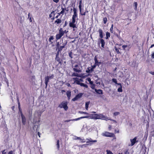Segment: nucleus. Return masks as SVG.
Masks as SVG:
<instances>
[{
    "label": "nucleus",
    "instance_id": "de8ad7c7",
    "mask_svg": "<svg viewBox=\"0 0 154 154\" xmlns=\"http://www.w3.org/2000/svg\"><path fill=\"white\" fill-rule=\"evenodd\" d=\"M94 87H95V85H94L93 84V85H91V88L92 89H94Z\"/></svg>",
    "mask_w": 154,
    "mask_h": 154
},
{
    "label": "nucleus",
    "instance_id": "bf43d9fd",
    "mask_svg": "<svg viewBox=\"0 0 154 154\" xmlns=\"http://www.w3.org/2000/svg\"><path fill=\"white\" fill-rule=\"evenodd\" d=\"M82 1L80 0L79 1V5H82Z\"/></svg>",
    "mask_w": 154,
    "mask_h": 154
},
{
    "label": "nucleus",
    "instance_id": "a18cd8bd",
    "mask_svg": "<svg viewBox=\"0 0 154 154\" xmlns=\"http://www.w3.org/2000/svg\"><path fill=\"white\" fill-rule=\"evenodd\" d=\"M86 80L87 81H88L89 82L91 81V79L89 78H87L86 79Z\"/></svg>",
    "mask_w": 154,
    "mask_h": 154
},
{
    "label": "nucleus",
    "instance_id": "6e6d98bb",
    "mask_svg": "<svg viewBox=\"0 0 154 154\" xmlns=\"http://www.w3.org/2000/svg\"><path fill=\"white\" fill-rule=\"evenodd\" d=\"M12 151H11L8 152V154H12Z\"/></svg>",
    "mask_w": 154,
    "mask_h": 154
},
{
    "label": "nucleus",
    "instance_id": "0eeeda50",
    "mask_svg": "<svg viewBox=\"0 0 154 154\" xmlns=\"http://www.w3.org/2000/svg\"><path fill=\"white\" fill-rule=\"evenodd\" d=\"M20 114L21 117L22 122L23 125H25L26 122V119L25 117L23 115L21 109H20V113H19Z\"/></svg>",
    "mask_w": 154,
    "mask_h": 154
},
{
    "label": "nucleus",
    "instance_id": "e433bc0d",
    "mask_svg": "<svg viewBox=\"0 0 154 154\" xmlns=\"http://www.w3.org/2000/svg\"><path fill=\"white\" fill-rule=\"evenodd\" d=\"M57 148L58 149H59V147H60L59 142V140H58L57 141Z\"/></svg>",
    "mask_w": 154,
    "mask_h": 154
},
{
    "label": "nucleus",
    "instance_id": "3c124183",
    "mask_svg": "<svg viewBox=\"0 0 154 154\" xmlns=\"http://www.w3.org/2000/svg\"><path fill=\"white\" fill-rule=\"evenodd\" d=\"M2 154H6V153L5 152V150H3L2 151Z\"/></svg>",
    "mask_w": 154,
    "mask_h": 154
},
{
    "label": "nucleus",
    "instance_id": "f704fd0d",
    "mask_svg": "<svg viewBox=\"0 0 154 154\" xmlns=\"http://www.w3.org/2000/svg\"><path fill=\"white\" fill-rule=\"evenodd\" d=\"M112 81L113 82L115 83L116 84H117V81L116 79H112Z\"/></svg>",
    "mask_w": 154,
    "mask_h": 154
},
{
    "label": "nucleus",
    "instance_id": "dca6fc26",
    "mask_svg": "<svg viewBox=\"0 0 154 154\" xmlns=\"http://www.w3.org/2000/svg\"><path fill=\"white\" fill-rule=\"evenodd\" d=\"M99 32V36L101 38H103V31H102V30L101 29H99V30L98 31Z\"/></svg>",
    "mask_w": 154,
    "mask_h": 154
},
{
    "label": "nucleus",
    "instance_id": "8fccbe9b",
    "mask_svg": "<svg viewBox=\"0 0 154 154\" xmlns=\"http://www.w3.org/2000/svg\"><path fill=\"white\" fill-rule=\"evenodd\" d=\"M53 1L57 3L59 2V0H53Z\"/></svg>",
    "mask_w": 154,
    "mask_h": 154
},
{
    "label": "nucleus",
    "instance_id": "72a5a7b5",
    "mask_svg": "<svg viewBox=\"0 0 154 154\" xmlns=\"http://www.w3.org/2000/svg\"><path fill=\"white\" fill-rule=\"evenodd\" d=\"M81 114H85L87 115H88L89 114L87 112H82V111H79V112Z\"/></svg>",
    "mask_w": 154,
    "mask_h": 154
},
{
    "label": "nucleus",
    "instance_id": "79ce46f5",
    "mask_svg": "<svg viewBox=\"0 0 154 154\" xmlns=\"http://www.w3.org/2000/svg\"><path fill=\"white\" fill-rule=\"evenodd\" d=\"M128 47V45H123L122 46V48L124 50H125V48Z\"/></svg>",
    "mask_w": 154,
    "mask_h": 154
},
{
    "label": "nucleus",
    "instance_id": "1a4fd4ad",
    "mask_svg": "<svg viewBox=\"0 0 154 154\" xmlns=\"http://www.w3.org/2000/svg\"><path fill=\"white\" fill-rule=\"evenodd\" d=\"M54 77V75H51L50 76H47L45 77V83L46 87L48 85V84L50 79H53Z\"/></svg>",
    "mask_w": 154,
    "mask_h": 154
},
{
    "label": "nucleus",
    "instance_id": "473e14b6",
    "mask_svg": "<svg viewBox=\"0 0 154 154\" xmlns=\"http://www.w3.org/2000/svg\"><path fill=\"white\" fill-rule=\"evenodd\" d=\"M55 59L56 60L58 61L59 63H60L61 62L60 59L58 57L56 56L55 58Z\"/></svg>",
    "mask_w": 154,
    "mask_h": 154
},
{
    "label": "nucleus",
    "instance_id": "f03ea898",
    "mask_svg": "<svg viewBox=\"0 0 154 154\" xmlns=\"http://www.w3.org/2000/svg\"><path fill=\"white\" fill-rule=\"evenodd\" d=\"M77 19V16L76 11L74 9V14L72 17V21L70 22L69 24V26L73 28V31H76L77 27H76V23H75L76 20Z\"/></svg>",
    "mask_w": 154,
    "mask_h": 154
},
{
    "label": "nucleus",
    "instance_id": "2f4dec72",
    "mask_svg": "<svg viewBox=\"0 0 154 154\" xmlns=\"http://www.w3.org/2000/svg\"><path fill=\"white\" fill-rule=\"evenodd\" d=\"M113 24H112L111 25V26L110 29V32L111 33H112L113 32Z\"/></svg>",
    "mask_w": 154,
    "mask_h": 154
},
{
    "label": "nucleus",
    "instance_id": "f3484780",
    "mask_svg": "<svg viewBox=\"0 0 154 154\" xmlns=\"http://www.w3.org/2000/svg\"><path fill=\"white\" fill-rule=\"evenodd\" d=\"M93 70L91 67H88L86 71V72L87 73H90L93 71Z\"/></svg>",
    "mask_w": 154,
    "mask_h": 154
},
{
    "label": "nucleus",
    "instance_id": "4d7b16f0",
    "mask_svg": "<svg viewBox=\"0 0 154 154\" xmlns=\"http://www.w3.org/2000/svg\"><path fill=\"white\" fill-rule=\"evenodd\" d=\"M90 84L91 85H93V82L92 81H91L89 82Z\"/></svg>",
    "mask_w": 154,
    "mask_h": 154
},
{
    "label": "nucleus",
    "instance_id": "2eb2a0df",
    "mask_svg": "<svg viewBox=\"0 0 154 154\" xmlns=\"http://www.w3.org/2000/svg\"><path fill=\"white\" fill-rule=\"evenodd\" d=\"M86 140H87V143H95L97 142V140H92L91 138H87L86 139Z\"/></svg>",
    "mask_w": 154,
    "mask_h": 154
},
{
    "label": "nucleus",
    "instance_id": "e2e57ef3",
    "mask_svg": "<svg viewBox=\"0 0 154 154\" xmlns=\"http://www.w3.org/2000/svg\"><path fill=\"white\" fill-rule=\"evenodd\" d=\"M67 85L68 87H70V84H69V83L67 84Z\"/></svg>",
    "mask_w": 154,
    "mask_h": 154
},
{
    "label": "nucleus",
    "instance_id": "a878e982",
    "mask_svg": "<svg viewBox=\"0 0 154 154\" xmlns=\"http://www.w3.org/2000/svg\"><path fill=\"white\" fill-rule=\"evenodd\" d=\"M61 19H57L55 21V23H56L57 24H59L61 23Z\"/></svg>",
    "mask_w": 154,
    "mask_h": 154
},
{
    "label": "nucleus",
    "instance_id": "603ef678",
    "mask_svg": "<svg viewBox=\"0 0 154 154\" xmlns=\"http://www.w3.org/2000/svg\"><path fill=\"white\" fill-rule=\"evenodd\" d=\"M81 14L82 15H85V14H86V12H85L83 13H81Z\"/></svg>",
    "mask_w": 154,
    "mask_h": 154
},
{
    "label": "nucleus",
    "instance_id": "49530a36",
    "mask_svg": "<svg viewBox=\"0 0 154 154\" xmlns=\"http://www.w3.org/2000/svg\"><path fill=\"white\" fill-rule=\"evenodd\" d=\"M18 108H19V113H20V109H21L20 108V103H18Z\"/></svg>",
    "mask_w": 154,
    "mask_h": 154
},
{
    "label": "nucleus",
    "instance_id": "c03bdc74",
    "mask_svg": "<svg viewBox=\"0 0 154 154\" xmlns=\"http://www.w3.org/2000/svg\"><path fill=\"white\" fill-rule=\"evenodd\" d=\"M151 57L152 58H154V51L151 54Z\"/></svg>",
    "mask_w": 154,
    "mask_h": 154
},
{
    "label": "nucleus",
    "instance_id": "423d86ee",
    "mask_svg": "<svg viewBox=\"0 0 154 154\" xmlns=\"http://www.w3.org/2000/svg\"><path fill=\"white\" fill-rule=\"evenodd\" d=\"M59 32V33L57 34L56 35V39L57 40L60 38L64 34V32L63 31L61 28L60 29Z\"/></svg>",
    "mask_w": 154,
    "mask_h": 154
},
{
    "label": "nucleus",
    "instance_id": "5701e85b",
    "mask_svg": "<svg viewBox=\"0 0 154 154\" xmlns=\"http://www.w3.org/2000/svg\"><path fill=\"white\" fill-rule=\"evenodd\" d=\"M36 128V131H38L39 130V125H37L36 127V125H34V127H33V129L34 130H35V128Z\"/></svg>",
    "mask_w": 154,
    "mask_h": 154
},
{
    "label": "nucleus",
    "instance_id": "c9c22d12",
    "mask_svg": "<svg viewBox=\"0 0 154 154\" xmlns=\"http://www.w3.org/2000/svg\"><path fill=\"white\" fill-rule=\"evenodd\" d=\"M107 152V154H113V153L110 150H106Z\"/></svg>",
    "mask_w": 154,
    "mask_h": 154
},
{
    "label": "nucleus",
    "instance_id": "c85d7f7f",
    "mask_svg": "<svg viewBox=\"0 0 154 154\" xmlns=\"http://www.w3.org/2000/svg\"><path fill=\"white\" fill-rule=\"evenodd\" d=\"M122 86H120L119 88L118 89V91L120 92H122Z\"/></svg>",
    "mask_w": 154,
    "mask_h": 154
},
{
    "label": "nucleus",
    "instance_id": "ddd939ff",
    "mask_svg": "<svg viewBox=\"0 0 154 154\" xmlns=\"http://www.w3.org/2000/svg\"><path fill=\"white\" fill-rule=\"evenodd\" d=\"M85 117H81L79 118H78L74 119H69V120H66L65 121V122H70L71 121H77L79 120L80 119H84V118H85Z\"/></svg>",
    "mask_w": 154,
    "mask_h": 154
},
{
    "label": "nucleus",
    "instance_id": "bb28decb",
    "mask_svg": "<svg viewBox=\"0 0 154 154\" xmlns=\"http://www.w3.org/2000/svg\"><path fill=\"white\" fill-rule=\"evenodd\" d=\"M65 46V45H63V46H60V47L58 48V51H60L62 50L63 48Z\"/></svg>",
    "mask_w": 154,
    "mask_h": 154
},
{
    "label": "nucleus",
    "instance_id": "20e7f679",
    "mask_svg": "<svg viewBox=\"0 0 154 154\" xmlns=\"http://www.w3.org/2000/svg\"><path fill=\"white\" fill-rule=\"evenodd\" d=\"M41 114H39V113L37 111L35 112V113L34 117L33 119V122L36 123L37 122V120H38V122H40V117Z\"/></svg>",
    "mask_w": 154,
    "mask_h": 154
},
{
    "label": "nucleus",
    "instance_id": "cd10ccee",
    "mask_svg": "<svg viewBox=\"0 0 154 154\" xmlns=\"http://www.w3.org/2000/svg\"><path fill=\"white\" fill-rule=\"evenodd\" d=\"M134 6L135 7L134 9L136 11L137 10V2H135L134 3Z\"/></svg>",
    "mask_w": 154,
    "mask_h": 154
},
{
    "label": "nucleus",
    "instance_id": "9b49d317",
    "mask_svg": "<svg viewBox=\"0 0 154 154\" xmlns=\"http://www.w3.org/2000/svg\"><path fill=\"white\" fill-rule=\"evenodd\" d=\"M82 95L83 94L82 93L79 94L74 98L72 99V100L75 101L77 100L78 99L81 97Z\"/></svg>",
    "mask_w": 154,
    "mask_h": 154
},
{
    "label": "nucleus",
    "instance_id": "f8f14e48",
    "mask_svg": "<svg viewBox=\"0 0 154 154\" xmlns=\"http://www.w3.org/2000/svg\"><path fill=\"white\" fill-rule=\"evenodd\" d=\"M61 9L62 11L60 12V14H61V17H62V15L64 14H66V12H67L68 11V9H66V8H62Z\"/></svg>",
    "mask_w": 154,
    "mask_h": 154
},
{
    "label": "nucleus",
    "instance_id": "13d9d810",
    "mask_svg": "<svg viewBox=\"0 0 154 154\" xmlns=\"http://www.w3.org/2000/svg\"><path fill=\"white\" fill-rule=\"evenodd\" d=\"M38 136H39V137H40V132L39 131H38Z\"/></svg>",
    "mask_w": 154,
    "mask_h": 154
},
{
    "label": "nucleus",
    "instance_id": "7c9ffc66",
    "mask_svg": "<svg viewBox=\"0 0 154 154\" xmlns=\"http://www.w3.org/2000/svg\"><path fill=\"white\" fill-rule=\"evenodd\" d=\"M54 39V37L52 36H51V37L49 38L48 41L51 42L52 43L53 42H51V40H53Z\"/></svg>",
    "mask_w": 154,
    "mask_h": 154
},
{
    "label": "nucleus",
    "instance_id": "aec40b11",
    "mask_svg": "<svg viewBox=\"0 0 154 154\" xmlns=\"http://www.w3.org/2000/svg\"><path fill=\"white\" fill-rule=\"evenodd\" d=\"M100 43L101 44V47L104 48L105 45V42L103 39H100Z\"/></svg>",
    "mask_w": 154,
    "mask_h": 154
},
{
    "label": "nucleus",
    "instance_id": "0e129e2a",
    "mask_svg": "<svg viewBox=\"0 0 154 154\" xmlns=\"http://www.w3.org/2000/svg\"><path fill=\"white\" fill-rule=\"evenodd\" d=\"M111 125H109V130L111 129Z\"/></svg>",
    "mask_w": 154,
    "mask_h": 154
},
{
    "label": "nucleus",
    "instance_id": "338daca9",
    "mask_svg": "<svg viewBox=\"0 0 154 154\" xmlns=\"http://www.w3.org/2000/svg\"><path fill=\"white\" fill-rule=\"evenodd\" d=\"M58 55H59V52H58V53H57L56 55V57L57 56V57H58Z\"/></svg>",
    "mask_w": 154,
    "mask_h": 154
},
{
    "label": "nucleus",
    "instance_id": "4be33fe9",
    "mask_svg": "<svg viewBox=\"0 0 154 154\" xmlns=\"http://www.w3.org/2000/svg\"><path fill=\"white\" fill-rule=\"evenodd\" d=\"M76 139L80 140L81 141V143H83L85 142V140L84 139H82L80 137H77V138H76Z\"/></svg>",
    "mask_w": 154,
    "mask_h": 154
},
{
    "label": "nucleus",
    "instance_id": "37998d69",
    "mask_svg": "<svg viewBox=\"0 0 154 154\" xmlns=\"http://www.w3.org/2000/svg\"><path fill=\"white\" fill-rule=\"evenodd\" d=\"M79 10H80V12H81V11H82V9H81L82 5H79Z\"/></svg>",
    "mask_w": 154,
    "mask_h": 154
},
{
    "label": "nucleus",
    "instance_id": "9d476101",
    "mask_svg": "<svg viewBox=\"0 0 154 154\" xmlns=\"http://www.w3.org/2000/svg\"><path fill=\"white\" fill-rule=\"evenodd\" d=\"M73 79L74 80V83H75L76 84L79 85H80L81 83L80 82H82L83 81V80L82 79H79L77 78H73Z\"/></svg>",
    "mask_w": 154,
    "mask_h": 154
},
{
    "label": "nucleus",
    "instance_id": "c756f323",
    "mask_svg": "<svg viewBox=\"0 0 154 154\" xmlns=\"http://www.w3.org/2000/svg\"><path fill=\"white\" fill-rule=\"evenodd\" d=\"M72 75L76 76H77V77H81L80 75H79L78 73H75V72L73 73V74H72Z\"/></svg>",
    "mask_w": 154,
    "mask_h": 154
},
{
    "label": "nucleus",
    "instance_id": "39448f33",
    "mask_svg": "<svg viewBox=\"0 0 154 154\" xmlns=\"http://www.w3.org/2000/svg\"><path fill=\"white\" fill-rule=\"evenodd\" d=\"M67 105V102L66 101H64L59 104V107L60 108H63L65 110H67L68 109Z\"/></svg>",
    "mask_w": 154,
    "mask_h": 154
},
{
    "label": "nucleus",
    "instance_id": "052dcab7",
    "mask_svg": "<svg viewBox=\"0 0 154 154\" xmlns=\"http://www.w3.org/2000/svg\"><path fill=\"white\" fill-rule=\"evenodd\" d=\"M30 13H29L28 14V18H29V17H30Z\"/></svg>",
    "mask_w": 154,
    "mask_h": 154
},
{
    "label": "nucleus",
    "instance_id": "58836bf2",
    "mask_svg": "<svg viewBox=\"0 0 154 154\" xmlns=\"http://www.w3.org/2000/svg\"><path fill=\"white\" fill-rule=\"evenodd\" d=\"M107 19L106 17H104L103 18V21L104 22V23L105 24L107 22Z\"/></svg>",
    "mask_w": 154,
    "mask_h": 154
},
{
    "label": "nucleus",
    "instance_id": "680f3d73",
    "mask_svg": "<svg viewBox=\"0 0 154 154\" xmlns=\"http://www.w3.org/2000/svg\"><path fill=\"white\" fill-rule=\"evenodd\" d=\"M154 46V44H153V45H152L150 47V48H152Z\"/></svg>",
    "mask_w": 154,
    "mask_h": 154
},
{
    "label": "nucleus",
    "instance_id": "7ed1b4c3",
    "mask_svg": "<svg viewBox=\"0 0 154 154\" xmlns=\"http://www.w3.org/2000/svg\"><path fill=\"white\" fill-rule=\"evenodd\" d=\"M82 69V66L80 63H79L75 66L74 68H73V70L75 72H81Z\"/></svg>",
    "mask_w": 154,
    "mask_h": 154
},
{
    "label": "nucleus",
    "instance_id": "ea45409f",
    "mask_svg": "<svg viewBox=\"0 0 154 154\" xmlns=\"http://www.w3.org/2000/svg\"><path fill=\"white\" fill-rule=\"evenodd\" d=\"M97 92L99 94H102V91L101 90L99 89L98 90V91H97Z\"/></svg>",
    "mask_w": 154,
    "mask_h": 154
},
{
    "label": "nucleus",
    "instance_id": "09e8293b",
    "mask_svg": "<svg viewBox=\"0 0 154 154\" xmlns=\"http://www.w3.org/2000/svg\"><path fill=\"white\" fill-rule=\"evenodd\" d=\"M149 73L152 75H154V72H149Z\"/></svg>",
    "mask_w": 154,
    "mask_h": 154
},
{
    "label": "nucleus",
    "instance_id": "69168bd1",
    "mask_svg": "<svg viewBox=\"0 0 154 154\" xmlns=\"http://www.w3.org/2000/svg\"><path fill=\"white\" fill-rule=\"evenodd\" d=\"M116 51H117V52L118 53V52H119V51L117 49H116Z\"/></svg>",
    "mask_w": 154,
    "mask_h": 154
},
{
    "label": "nucleus",
    "instance_id": "a19ab883",
    "mask_svg": "<svg viewBox=\"0 0 154 154\" xmlns=\"http://www.w3.org/2000/svg\"><path fill=\"white\" fill-rule=\"evenodd\" d=\"M120 114L119 112H116L114 113V115L115 116H117Z\"/></svg>",
    "mask_w": 154,
    "mask_h": 154
},
{
    "label": "nucleus",
    "instance_id": "b1692460",
    "mask_svg": "<svg viewBox=\"0 0 154 154\" xmlns=\"http://www.w3.org/2000/svg\"><path fill=\"white\" fill-rule=\"evenodd\" d=\"M80 85L81 86L84 87L85 88H87L88 87V85H87L85 84H84V83H81L80 84Z\"/></svg>",
    "mask_w": 154,
    "mask_h": 154
},
{
    "label": "nucleus",
    "instance_id": "6e6552de",
    "mask_svg": "<svg viewBox=\"0 0 154 154\" xmlns=\"http://www.w3.org/2000/svg\"><path fill=\"white\" fill-rule=\"evenodd\" d=\"M102 135L103 136L112 137H113L114 134L112 133H109L107 131H105L102 134Z\"/></svg>",
    "mask_w": 154,
    "mask_h": 154
},
{
    "label": "nucleus",
    "instance_id": "f257e3e1",
    "mask_svg": "<svg viewBox=\"0 0 154 154\" xmlns=\"http://www.w3.org/2000/svg\"><path fill=\"white\" fill-rule=\"evenodd\" d=\"M83 117H86L84 118H88L93 119H101L105 120L106 121L110 120L108 117L105 116L103 114H91L89 116H83Z\"/></svg>",
    "mask_w": 154,
    "mask_h": 154
},
{
    "label": "nucleus",
    "instance_id": "5fc2aeb1",
    "mask_svg": "<svg viewBox=\"0 0 154 154\" xmlns=\"http://www.w3.org/2000/svg\"><path fill=\"white\" fill-rule=\"evenodd\" d=\"M117 84L118 85H119L120 86H120H122V85H121V84L120 83H117V84Z\"/></svg>",
    "mask_w": 154,
    "mask_h": 154
},
{
    "label": "nucleus",
    "instance_id": "a211bd4d",
    "mask_svg": "<svg viewBox=\"0 0 154 154\" xmlns=\"http://www.w3.org/2000/svg\"><path fill=\"white\" fill-rule=\"evenodd\" d=\"M66 95L68 97V100H69L70 99V96L71 95V92L70 91H68L66 92Z\"/></svg>",
    "mask_w": 154,
    "mask_h": 154
},
{
    "label": "nucleus",
    "instance_id": "774afa93",
    "mask_svg": "<svg viewBox=\"0 0 154 154\" xmlns=\"http://www.w3.org/2000/svg\"><path fill=\"white\" fill-rule=\"evenodd\" d=\"M57 14H58V15H59V16L61 14H60V13H58Z\"/></svg>",
    "mask_w": 154,
    "mask_h": 154
},
{
    "label": "nucleus",
    "instance_id": "393cba45",
    "mask_svg": "<svg viewBox=\"0 0 154 154\" xmlns=\"http://www.w3.org/2000/svg\"><path fill=\"white\" fill-rule=\"evenodd\" d=\"M89 103H90V102H87L85 103V108L87 110H88V105H89Z\"/></svg>",
    "mask_w": 154,
    "mask_h": 154
},
{
    "label": "nucleus",
    "instance_id": "4c0bfd02",
    "mask_svg": "<svg viewBox=\"0 0 154 154\" xmlns=\"http://www.w3.org/2000/svg\"><path fill=\"white\" fill-rule=\"evenodd\" d=\"M97 65V64H96L95 63L94 65L91 66V67L92 69L94 70V69L95 68V67H96V66Z\"/></svg>",
    "mask_w": 154,
    "mask_h": 154
},
{
    "label": "nucleus",
    "instance_id": "864d4df0",
    "mask_svg": "<svg viewBox=\"0 0 154 154\" xmlns=\"http://www.w3.org/2000/svg\"><path fill=\"white\" fill-rule=\"evenodd\" d=\"M29 19V21L30 22H32V18L31 17H29V18H28Z\"/></svg>",
    "mask_w": 154,
    "mask_h": 154
},
{
    "label": "nucleus",
    "instance_id": "4468645a",
    "mask_svg": "<svg viewBox=\"0 0 154 154\" xmlns=\"http://www.w3.org/2000/svg\"><path fill=\"white\" fill-rule=\"evenodd\" d=\"M137 139V138L136 137L132 139H131L130 141H131V143L130 145H129V144L128 145V146H132L133 145H134V144L135 143H136Z\"/></svg>",
    "mask_w": 154,
    "mask_h": 154
},
{
    "label": "nucleus",
    "instance_id": "6ab92c4d",
    "mask_svg": "<svg viewBox=\"0 0 154 154\" xmlns=\"http://www.w3.org/2000/svg\"><path fill=\"white\" fill-rule=\"evenodd\" d=\"M94 60H95V63L96 64H97V66H99L100 63V62L98 61L97 58L96 56H95L94 57Z\"/></svg>",
    "mask_w": 154,
    "mask_h": 154
},
{
    "label": "nucleus",
    "instance_id": "412c9836",
    "mask_svg": "<svg viewBox=\"0 0 154 154\" xmlns=\"http://www.w3.org/2000/svg\"><path fill=\"white\" fill-rule=\"evenodd\" d=\"M110 33L107 32L106 33V39H108L110 37Z\"/></svg>",
    "mask_w": 154,
    "mask_h": 154
}]
</instances>
